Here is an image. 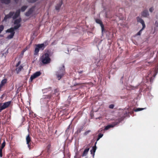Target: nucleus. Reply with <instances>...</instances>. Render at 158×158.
Segmentation results:
<instances>
[{
	"label": "nucleus",
	"mask_w": 158,
	"mask_h": 158,
	"mask_svg": "<svg viewBox=\"0 0 158 158\" xmlns=\"http://www.w3.org/2000/svg\"><path fill=\"white\" fill-rule=\"evenodd\" d=\"M49 54V51H47L40 57V61L43 64H45L50 63L51 59L50 57Z\"/></svg>",
	"instance_id": "1"
},
{
	"label": "nucleus",
	"mask_w": 158,
	"mask_h": 158,
	"mask_svg": "<svg viewBox=\"0 0 158 158\" xmlns=\"http://www.w3.org/2000/svg\"><path fill=\"white\" fill-rule=\"evenodd\" d=\"M65 71L64 66L63 65L60 68L59 71L56 72V75L59 80L63 76Z\"/></svg>",
	"instance_id": "2"
},
{
	"label": "nucleus",
	"mask_w": 158,
	"mask_h": 158,
	"mask_svg": "<svg viewBox=\"0 0 158 158\" xmlns=\"http://www.w3.org/2000/svg\"><path fill=\"white\" fill-rule=\"evenodd\" d=\"M11 103V101H8L6 102L3 104L2 103H0V104H2L0 106V112H1L2 110L8 107L10 104Z\"/></svg>",
	"instance_id": "3"
},
{
	"label": "nucleus",
	"mask_w": 158,
	"mask_h": 158,
	"mask_svg": "<svg viewBox=\"0 0 158 158\" xmlns=\"http://www.w3.org/2000/svg\"><path fill=\"white\" fill-rule=\"evenodd\" d=\"M41 74V73L40 71L36 72L33 75H32L29 80V82H32L33 79L40 76Z\"/></svg>",
	"instance_id": "4"
},
{
	"label": "nucleus",
	"mask_w": 158,
	"mask_h": 158,
	"mask_svg": "<svg viewBox=\"0 0 158 158\" xmlns=\"http://www.w3.org/2000/svg\"><path fill=\"white\" fill-rule=\"evenodd\" d=\"M20 64L21 61H19L18 62L15 66L16 68L15 70L17 74H18L23 68V66L22 65H20L19 66Z\"/></svg>",
	"instance_id": "5"
},
{
	"label": "nucleus",
	"mask_w": 158,
	"mask_h": 158,
	"mask_svg": "<svg viewBox=\"0 0 158 158\" xmlns=\"http://www.w3.org/2000/svg\"><path fill=\"white\" fill-rule=\"evenodd\" d=\"M26 140L27 144V146L29 148V149H31V138L30 137L29 135L28 134L26 137Z\"/></svg>",
	"instance_id": "6"
},
{
	"label": "nucleus",
	"mask_w": 158,
	"mask_h": 158,
	"mask_svg": "<svg viewBox=\"0 0 158 158\" xmlns=\"http://www.w3.org/2000/svg\"><path fill=\"white\" fill-rule=\"evenodd\" d=\"M14 14V12L12 11H10L8 14L5 15V17L4 18L3 20L6 21L8 19L11 17Z\"/></svg>",
	"instance_id": "7"
},
{
	"label": "nucleus",
	"mask_w": 158,
	"mask_h": 158,
	"mask_svg": "<svg viewBox=\"0 0 158 158\" xmlns=\"http://www.w3.org/2000/svg\"><path fill=\"white\" fill-rule=\"evenodd\" d=\"M119 123H120V122L119 121H118L117 122H115L114 123V126H113L112 125H108L105 127V128H104V130H107L110 128L113 127L114 126L118 124Z\"/></svg>",
	"instance_id": "8"
},
{
	"label": "nucleus",
	"mask_w": 158,
	"mask_h": 158,
	"mask_svg": "<svg viewBox=\"0 0 158 158\" xmlns=\"http://www.w3.org/2000/svg\"><path fill=\"white\" fill-rule=\"evenodd\" d=\"M35 6H33L29 9L28 11L25 13V15L27 16H29L33 12Z\"/></svg>",
	"instance_id": "9"
},
{
	"label": "nucleus",
	"mask_w": 158,
	"mask_h": 158,
	"mask_svg": "<svg viewBox=\"0 0 158 158\" xmlns=\"http://www.w3.org/2000/svg\"><path fill=\"white\" fill-rule=\"evenodd\" d=\"M137 20L138 22L140 23L142 25V27L143 28L145 27V25L143 20L139 17H137Z\"/></svg>",
	"instance_id": "10"
},
{
	"label": "nucleus",
	"mask_w": 158,
	"mask_h": 158,
	"mask_svg": "<svg viewBox=\"0 0 158 158\" xmlns=\"http://www.w3.org/2000/svg\"><path fill=\"white\" fill-rule=\"evenodd\" d=\"M96 23L100 24L101 27L102 31H103L104 29V26L103 24L102 21L99 19H96L95 20Z\"/></svg>",
	"instance_id": "11"
},
{
	"label": "nucleus",
	"mask_w": 158,
	"mask_h": 158,
	"mask_svg": "<svg viewBox=\"0 0 158 158\" xmlns=\"http://www.w3.org/2000/svg\"><path fill=\"white\" fill-rule=\"evenodd\" d=\"M96 143L97 142H96L95 143V146L93 147L92 149L90 150L91 154L93 155V157L94 156L95 152L96 150Z\"/></svg>",
	"instance_id": "12"
},
{
	"label": "nucleus",
	"mask_w": 158,
	"mask_h": 158,
	"mask_svg": "<svg viewBox=\"0 0 158 158\" xmlns=\"http://www.w3.org/2000/svg\"><path fill=\"white\" fill-rule=\"evenodd\" d=\"M20 9L17 10L14 15L13 16V19H15L17 18L19 16L20 14Z\"/></svg>",
	"instance_id": "13"
},
{
	"label": "nucleus",
	"mask_w": 158,
	"mask_h": 158,
	"mask_svg": "<svg viewBox=\"0 0 158 158\" xmlns=\"http://www.w3.org/2000/svg\"><path fill=\"white\" fill-rule=\"evenodd\" d=\"M62 1L61 0L59 3L57 4L56 6V9L59 10L60 9L62 5Z\"/></svg>",
	"instance_id": "14"
},
{
	"label": "nucleus",
	"mask_w": 158,
	"mask_h": 158,
	"mask_svg": "<svg viewBox=\"0 0 158 158\" xmlns=\"http://www.w3.org/2000/svg\"><path fill=\"white\" fill-rule=\"evenodd\" d=\"M83 128L84 127L83 126H81V127H78L76 132V133L79 134L81 133V132L82 131Z\"/></svg>",
	"instance_id": "15"
},
{
	"label": "nucleus",
	"mask_w": 158,
	"mask_h": 158,
	"mask_svg": "<svg viewBox=\"0 0 158 158\" xmlns=\"http://www.w3.org/2000/svg\"><path fill=\"white\" fill-rule=\"evenodd\" d=\"M89 149V148H86L84 151L82 155V156H86Z\"/></svg>",
	"instance_id": "16"
},
{
	"label": "nucleus",
	"mask_w": 158,
	"mask_h": 158,
	"mask_svg": "<svg viewBox=\"0 0 158 158\" xmlns=\"http://www.w3.org/2000/svg\"><path fill=\"white\" fill-rule=\"evenodd\" d=\"M52 97V95L51 94L47 95H44L43 96V98L44 99H50Z\"/></svg>",
	"instance_id": "17"
},
{
	"label": "nucleus",
	"mask_w": 158,
	"mask_h": 158,
	"mask_svg": "<svg viewBox=\"0 0 158 158\" xmlns=\"http://www.w3.org/2000/svg\"><path fill=\"white\" fill-rule=\"evenodd\" d=\"M1 2L5 4H8L10 2L11 0H1Z\"/></svg>",
	"instance_id": "18"
},
{
	"label": "nucleus",
	"mask_w": 158,
	"mask_h": 158,
	"mask_svg": "<svg viewBox=\"0 0 158 158\" xmlns=\"http://www.w3.org/2000/svg\"><path fill=\"white\" fill-rule=\"evenodd\" d=\"M148 15V12L146 10L143 11L142 13V15L145 17L147 16Z\"/></svg>",
	"instance_id": "19"
},
{
	"label": "nucleus",
	"mask_w": 158,
	"mask_h": 158,
	"mask_svg": "<svg viewBox=\"0 0 158 158\" xmlns=\"http://www.w3.org/2000/svg\"><path fill=\"white\" fill-rule=\"evenodd\" d=\"M14 30H15L13 27H11L10 29H8L6 31V32H10L11 33H14L15 34Z\"/></svg>",
	"instance_id": "20"
},
{
	"label": "nucleus",
	"mask_w": 158,
	"mask_h": 158,
	"mask_svg": "<svg viewBox=\"0 0 158 158\" xmlns=\"http://www.w3.org/2000/svg\"><path fill=\"white\" fill-rule=\"evenodd\" d=\"M43 45H42V44H39L37 45H36V46H37L38 47V48H39L40 49H42V50H43L44 48L43 46Z\"/></svg>",
	"instance_id": "21"
},
{
	"label": "nucleus",
	"mask_w": 158,
	"mask_h": 158,
	"mask_svg": "<svg viewBox=\"0 0 158 158\" xmlns=\"http://www.w3.org/2000/svg\"><path fill=\"white\" fill-rule=\"evenodd\" d=\"M7 80L6 79H4L2 80L1 82L0 85L2 87L6 83Z\"/></svg>",
	"instance_id": "22"
},
{
	"label": "nucleus",
	"mask_w": 158,
	"mask_h": 158,
	"mask_svg": "<svg viewBox=\"0 0 158 158\" xmlns=\"http://www.w3.org/2000/svg\"><path fill=\"white\" fill-rule=\"evenodd\" d=\"M40 49L39 48H38V47L37 46H36V48H35V50L34 51V54L35 55H37L38 54L39 52Z\"/></svg>",
	"instance_id": "23"
},
{
	"label": "nucleus",
	"mask_w": 158,
	"mask_h": 158,
	"mask_svg": "<svg viewBox=\"0 0 158 158\" xmlns=\"http://www.w3.org/2000/svg\"><path fill=\"white\" fill-rule=\"evenodd\" d=\"M49 43V42L47 40L45 41L43 44H42L43 45V46L45 48L48 45Z\"/></svg>",
	"instance_id": "24"
},
{
	"label": "nucleus",
	"mask_w": 158,
	"mask_h": 158,
	"mask_svg": "<svg viewBox=\"0 0 158 158\" xmlns=\"http://www.w3.org/2000/svg\"><path fill=\"white\" fill-rule=\"evenodd\" d=\"M21 21V19H19L15 20L14 21V24H20L19 23Z\"/></svg>",
	"instance_id": "25"
},
{
	"label": "nucleus",
	"mask_w": 158,
	"mask_h": 158,
	"mask_svg": "<svg viewBox=\"0 0 158 158\" xmlns=\"http://www.w3.org/2000/svg\"><path fill=\"white\" fill-rule=\"evenodd\" d=\"M14 35L15 34L14 33H11L10 35H8L7 36V38L8 39H11L13 38Z\"/></svg>",
	"instance_id": "26"
},
{
	"label": "nucleus",
	"mask_w": 158,
	"mask_h": 158,
	"mask_svg": "<svg viewBox=\"0 0 158 158\" xmlns=\"http://www.w3.org/2000/svg\"><path fill=\"white\" fill-rule=\"evenodd\" d=\"M27 6H22L21 9V10L22 12H24L27 8Z\"/></svg>",
	"instance_id": "27"
},
{
	"label": "nucleus",
	"mask_w": 158,
	"mask_h": 158,
	"mask_svg": "<svg viewBox=\"0 0 158 158\" xmlns=\"http://www.w3.org/2000/svg\"><path fill=\"white\" fill-rule=\"evenodd\" d=\"M145 109L144 108H137L136 109H134V111L135 112H138L143 110Z\"/></svg>",
	"instance_id": "28"
},
{
	"label": "nucleus",
	"mask_w": 158,
	"mask_h": 158,
	"mask_svg": "<svg viewBox=\"0 0 158 158\" xmlns=\"http://www.w3.org/2000/svg\"><path fill=\"white\" fill-rule=\"evenodd\" d=\"M21 26L20 24H16V25L14 26V27H13L14 30L17 29L19 28Z\"/></svg>",
	"instance_id": "29"
},
{
	"label": "nucleus",
	"mask_w": 158,
	"mask_h": 158,
	"mask_svg": "<svg viewBox=\"0 0 158 158\" xmlns=\"http://www.w3.org/2000/svg\"><path fill=\"white\" fill-rule=\"evenodd\" d=\"M5 145H6V142H5V140L4 139L3 142L2 144L1 147V148H0V149H2L4 148L5 147Z\"/></svg>",
	"instance_id": "30"
},
{
	"label": "nucleus",
	"mask_w": 158,
	"mask_h": 158,
	"mask_svg": "<svg viewBox=\"0 0 158 158\" xmlns=\"http://www.w3.org/2000/svg\"><path fill=\"white\" fill-rule=\"evenodd\" d=\"M51 147V145L50 144H48L47 147V152H49L50 151V148Z\"/></svg>",
	"instance_id": "31"
},
{
	"label": "nucleus",
	"mask_w": 158,
	"mask_h": 158,
	"mask_svg": "<svg viewBox=\"0 0 158 158\" xmlns=\"http://www.w3.org/2000/svg\"><path fill=\"white\" fill-rule=\"evenodd\" d=\"M144 28H145L142 27V28L137 33L136 35H140L142 33V31L144 29Z\"/></svg>",
	"instance_id": "32"
},
{
	"label": "nucleus",
	"mask_w": 158,
	"mask_h": 158,
	"mask_svg": "<svg viewBox=\"0 0 158 158\" xmlns=\"http://www.w3.org/2000/svg\"><path fill=\"white\" fill-rule=\"evenodd\" d=\"M103 136V134L101 133L99 134L98 135V137L97 139L96 142H97L101 138H102V137Z\"/></svg>",
	"instance_id": "33"
},
{
	"label": "nucleus",
	"mask_w": 158,
	"mask_h": 158,
	"mask_svg": "<svg viewBox=\"0 0 158 158\" xmlns=\"http://www.w3.org/2000/svg\"><path fill=\"white\" fill-rule=\"evenodd\" d=\"M4 27L3 25H0V33L4 30Z\"/></svg>",
	"instance_id": "34"
},
{
	"label": "nucleus",
	"mask_w": 158,
	"mask_h": 158,
	"mask_svg": "<svg viewBox=\"0 0 158 158\" xmlns=\"http://www.w3.org/2000/svg\"><path fill=\"white\" fill-rule=\"evenodd\" d=\"M90 131V130H88L85 132L84 133V135L85 136L87 135Z\"/></svg>",
	"instance_id": "35"
},
{
	"label": "nucleus",
	"mask_w": 158,
	"mask_h": 158,
	"mask_svg": "<svg viewBox=\"0 0 158 158\" xmlns=\"http://www.w3.org/2000/svg\"><path fill=\"white\" fill-rule=\"evenodd\" d=\"M152 62H148L146 63V65L147 66H150L152 65Z\"/></svg>",
	"instance_id": "36"
},
{
	"label": "nucleus",
	"mask_w": 158,
	"mask_h": 158,
	"mask_svg": "<svg viewBox=\"0 0 158 158\" xmlns=\"http://www.w3.org/2000/svg\"><path fill=\"white\" fill-rule=\"evenodd\" d=\"M114 107V105L113 104L110 105L109 106V108L110 109H113Z\"/></svg>",
	"instance_id": "37"
},
{
	"label": "nucleus",
	"mask_w": 158,
	"mask_h": 158,
	"mask_svg": "<svg viewBox=\"0 0 158 158\" xmlns=\"http://www.w3.org/2000/svg\"><path fill=\"white\" fill-rule=\"evenodd\" d=\"M2 149H0V157H2Z\"/></svg>",
	"instance_id": "38"
},
{
	"label": "nucleus",
	"mask_w": 158,
	"mask_h": 158,
	"mask_svg": "<svg viewBox=\"0 0 158 158\" xmlns=\"http://www.w3.org/2000/svg\"><path fill=\"white\" fill-rule=\"evenodd\" d=\"M154 8L153 7H151L149 9V10L151 12H152Z\"/></svg>",
	"instance_id": "39"
},
{
	"label": "nucleus",
	"mask_w": 158,
	"mask_h": 158,
	"mask_svg": "<svg viewBox=\"0 0 158 158\" xmlns=\"http://www.w3.org/2000/svg\"><path fill=\"white\" fill-rule=\"evenodd\" d=\"M155 25L156 27H158V22L157 21H156Z\"/></svg>",
	"instance_id": "40"
},
{
	"label": "nucleus",
	"mask_w": 158,
	"mask_h": 158,
	"mask_svg": "<svg viewBox=\"0 0 158 158\" xmlns=\"http://www.w3.org/2000/svg\"><path fill=\"white\" fill-rule=\"evenodd\" d=\"M26 50H27V48H25L23 50V51H22V53L23 54V53H24V52H25Z\"/></svg>",
	"instance_id": "41"
},
{
	"label": "nucleus",
	"mask_w": 158,
	"mask_h": 158,
	"mask_svg": "<svg viewBox=\"0 0 158 158\" xmlns=\"http://www.w3.org/2000/svg\"><path fill=\"white\" fill-rule=\"evenodd\" d=\"M83 72L82 71H78V73L79 74H81Z\"/></svg>",
	"instance_id": "42"
},
{
	"label": "nucleus",
	"mask_w": 158,
	"mask_h": 158,
	"mask_svg": "<svg viewBox=\"0 0 158 158\" xmlns=\"http://www.w3.org/2000/svg\"><path fill=\"white\" fill-rule=\"evenodd\" d=\"M75 158H76L75 157Z\"/></svg>",
	"instance_id": "43"
}]
</instances>
